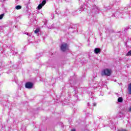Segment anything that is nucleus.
<instances>
[{"instance_id": "obj_1", "label": "nucleus", "mask_w": 131, "mask_h": 131, "mask_svg": "<svg viewBox=\"0 0 131 131\" xmlns=\"http://www.w3.org/2000/svg\"><path fill=\"white\" fill-rule=\"evenodd\" d=\"M101 75L102 76H110L111 75V70L108 69L103 70L101 72Z\"/></svg>"}, {"instance_id": "obj_8", "label": "nucleus", "mask_w": 131, "mask_h": 131, "mask_svg": "<svg viewBox=\"0 0 131 131\" xmlns=\"http://www.w3.org/2000/svg\"><path fill=\"white\" fill-rule=\"evenodd\" d=\"M94 53L97 55L101 53V49L100 48H95L94 50Z\"/></svg>"}, {"instance_id": "obj_4", "label": "nucleus", "mask_w": 131, "mask_h": 131, "mask_svg": "<svg viewBox=\"0 0 131 131\" xmlns=\"http://www.w3.org/2000/svg\"><path fill=\"white\" fill-rule=\"evenodd\" d=\"M47 4V0H43L41 3L38 5L37 7L38 10H40Z\"/></svg>"}, {"instance_id": "obj_5", "label": "nucleus", "mask_w": 131, "mask_h": 131, "mask_svg": "<svg viewBox=\"0 0 131 131\" xmlns=\"http://www.w3.org/2000/svg\"><path fill=\"white\" fill-rule=\"evenodd\" d=\"M33 86V83L30 82H28L25 84L26 89H32Z\"/></svg>"}, {"instance_id": "obj_16", "label": "nucleus", "mask_w": 131, "mask_h": 131, "mask_svg": "<svg viewBox=\"0 0 131 131\" xmlns=\"http://www.w3.org/2000/svg\"><path fill=\"white\" fill-rule=\"evenodd\" d=\"M25 34H27V35H29V36H31V34H29L28 32H25Z\"/></svg>"}, {"instance_id": "obj_15", "label": "nucleus", "mask_w": 131, "mask_h": 131, "mask_svg": "<svg viewBox=\"0 0 131 131\" xmlns=\"http://www.w3.org/2000/svg\"><path fill=\"white\" fill-rule=\"evenodd\" d=\"M126 56H131V50L126 54Z\"/></svg>"}, {"instance_id": "obj_7", "label": "nucleus", "mask_w": 131, "mask_h": 131, "mask_svg": "<svg viewBox=\"0 0 131 131\" xmlns=\"http://www.w3.org/2000/svg\"><path fill=\"white\" fill-rule=\"evenodd\" d=\"M126 114V113L124 111V110H123L122 112H120L117 117L119 118H121V117H123V115H125Z\"/></svg>"}, {"instance_id": "obj_3", "label": "nucleus", "mask_w": 131, "mask_h": 131, "mask_svg": "<svg viewBox=\"0 0 131 131\" xmlns=\"http://www.w3.org/2000/svg\"><path fill=\"white\" fill-rule=\"evenodd\" d=\"M60 49L62 52H65L67 50H68V45L66 43H62L60 46Z\"/></svg>"}, {"instance_id": "obj_2", "label": "nucleus", "mask_w": 131, "mask_h": 131, "mask_svg": "<svg viewBox=\"0 0 131 131\" xmlns=\"http://www.w3.org/2000/svg\"><path fill=\"white\" fill-rule=\"evenodd\" d=\"M123 14H122V11L120 10H117V12L114 13L112 17H117V18H122Z\"/></svg>"}, {"instance_id": "obj_14", "label": "nucleus", "mask_w": 131, "mask_h": 131, "mask_svg": "<svg viewBox=\"0 0 131 131\" xmlns=\"http://www.w3.org/2000/svg\"><path fill=\"white\" fill-rule=\"evenodd\" d=\"M4 15H5V14H4L0 15V20H2V19H3V18H4Z\"/></svg>"}, {"instance_id": "obj_20", "label": "nucleus", "mask_w": 131, "mask_h": 131, "mask_svg": "<svg viewBox=\"0 0 131 131\" xmlns=\"http://www.w3.org/2000/svg\"><path fill=\"white\" fill-rule=\"evenodd\" d=\"M82 10V8H80V10Z\"/></svg>"}, {"instance_id": "obj_10", "label": "nucleus", "mask_w": 131, "mask_h": 131, "mask_svg": "<svg viewBox=\"0 0 131 131\" xmlns=\"http://www.w3.org/2000/svg\"><path fill=\"white\" fill-rule=\"evenodd\" d=\"M128 91L129 94L131 95V83L128 86Z\"/></svg>"}, {"instance_id": "obj_18", "label": "nucleus", "mask_w": 131, "mask_h": 131, "mask_svg": "<svg viewBox=\"0 0 131 131\" xmlns=\"http://www.w3.org/2000/svg\"><path fill=\"white\" fill-rule=\"evenodd\" d=\"M96 105H97V103H93V106H96Z\"/></svg>"}, {"instance_id": "obj_6", "label": "nucleus", "mask_w": 131, "mask_h": 131, "mask_svg": "<svg viewBox=\"0 0 131 131\" xmlns=\"http://www.w3.org/2000/svg\"><path fill=\"white\" fill-rule=\"evenodd\" d=\"M92 9L93 10V12L94 13H98V12L100 11L99 8H98L96 6H93Z\"/></svg>"}, {"instance_id": "obj_19", "label": "nucleus", "mask_w": 131, "mask_h": 131, "mask_svg": "<svg viewBox=\"0 0 131 131\" xmlns=\"http://www.w3.org/2000/svg\"><path fill=\"white\" fill-rule=\"evenodd\" d=\"M71 131H75V129H72Z\"/></svg>"}, {"instance_id": "obj_17", "label": "nucleus", "mask_w": 131, "mask_h": 131, "mask_svg": "<svg viewBox=\"0 0 131 131\" xmlns=\"http://www.w3.org/2000/svg\"><path fill=\"white\" fill-rule=\"evenodd\" d=\"M118 131H126V130H125L124 129H120L118 130Z\"/></svg>"}, {"instance_id": "obj_11", "label": "nucleus", "mask_w": 131, "mask_h": 131, "mask_svg": "<svg viewBox=\"0 0 131 131\" xmlns=\"http://www.w3.org/2000/svg\"><path fill=\"white\" fill-rule=\"evenodd\" d=\"M123 101V99H122V97H119L118 99V102L119 103H122Z\"/></svg>"}, {"instance_id": "obj_9", "label": "nucleus", "mask_w": 131, "mask_h": 131, "mask_svg": "<svg viewBox=\"0 0 131 131\" xmlns=\"http://www.w3.org/2000/svg\"><path fill=\"white\" fill-rule=\"evenodd\" d=\"M124 112H125V113H126V112H131V107L126 108V109L124 110Z\"/></svg>"}, {"instance_id": "obj_13", "label": "nucleus", "mask_w": 131, "mask_h": 131, "mask_svg": "<svg viewBox=\"0 0 131 131\" xmlns=\"http://www.w3.org/2000/svg\"><path fill=\"white\" fill-rule=\"evenodd\" d=\"M35 33H38L39 32V29L37 28L35 31H34Z\"/></svg>"}, {"instance_id": "obj_12", "label": "nucleus", "mask_w": 131, "mask_h": 131, "mask_svg": "<svg viewBox=\"0 0 131 131\" xmlns=\"http://www.w3.org/2000/svg\"><path fill=\"white\" fill-rule=\"evenodd\" d=\"M22 7L20 5H17L15 7V9L16 10H20V9H21Z\"/></svg>"}]
</instances>
